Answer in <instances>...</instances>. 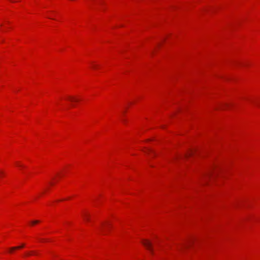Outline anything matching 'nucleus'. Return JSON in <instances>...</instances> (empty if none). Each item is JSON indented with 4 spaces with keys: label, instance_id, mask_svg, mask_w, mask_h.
I'll return each instance as SVG.
<instances>
[{
    "label": "nucleus",
    "instance_id": "obj_1",
    "mask_svg": "<svg viewBox=\"0 0 260 260\" xmlns=\"http://www.w3.org/2000/svg\"><path fill=\"white\" fill-rule=\"evenodd\" d=\"M142 244L144 246L150 251V252L153 254V249L152 247V243L148 240H143L142 241Z\"/></svg>",
    "mask_w": 260,
    "mask_h": 260
},
{
    "label": "nucleus",
    "instance_id": "obj_2",
    "mask_svg": "<svg viewBox=\"0 0 260 260\" xmlns=\"http://www.w3.org/2000/svg\"><path fill=\"white\" fill-rule=\"evenodd\" d=\"M83 217L84 219L87 221H90V215L87 213H84L83 214Z\"/></svg>",
    "mask_w": 260,
    "mask_h": 260
},
{
    "label": "nucleus",
    "instance_id": "obj_3",
    "mask_svg": "<svg viewBox=\"0 0 260 260\" xmlns=\"http://www.w3.org/2000/svg\"><path fill=\"white\" fill-rule=\"evenodd\" d=\"M24 247V244H22L21 245L19 246L12 247V248H11V250H16V249H20V248H23Z\"/></svg>",
    "mask_w": 260,
    "mask_h": 260
},
{
    "label": "nucleus",
    "instance_id": "obj_4",
    "mask_svg": "<svg viewBox=\"0 0 260 260\" xmlns=\"http://www.w3.org/2000/svg\"><path fill=\"white\" fill-rule=\"evenodd\" d=\"M192 154H193V151H190L188 152V153L187 154H185V157H188L190 155H191Z\"/></svg>",
    "mask_w": 260,
    "mask_h": 260
},
{
    "label": "nucleus",
    "instance_id": "obj_5",
    "mask_svg": "<svg viewBox=\"0 0 260 260\" xmlns=\"http://www.w3.org/2000/svg\"><path fill=\"white\" fill-rule=\"evenodd\" d=\"M69 100L71 101H76V102H77L78 100L76 99H74L73 98H72V97H70L69 98Z\"/></svg>",
    "mask_w": 260,
    "mask_h": 260
},
{
    "label": "nucleus",
    "instance_id": "obj_6",
    "mask_svg": "<svg viewBox=\"0 0 260 260\" xmlns=\"http://www.w3.org/2000/svg\"><path fill=\"white\" fill-rule=\"evenodd\" d=\"M39 222H40V221H39V220H34V221H32L31 222V224H32V225H34V224H36V223H39Z\"/></svg>",
    "mask_w": 260,
    "mask_h": 260
},
{
    "label": "nucleus",
    "instance_id": "obj_7",
    "mask_svg": "<svg viewBox=\"0 0 260 260\" xmlns=\"http://www.w3.org/2000/svg\"><path fill=\"white\" fill-rule=\"evenodd\" d=\"M12 248V247H11V248H10V250H9L10 253H12V252L14 250H11V248Z\"/></svg>",
    "mask_w": 260,
    "mask_h": 260
},
{
    "label": "nucleus",
    "instance_id": "obj_8",
    "mask_svg": "<svg viewBox=\"0 0 260 260\" xmlns=\"http://www.w3.org/2000/svg\"><path fill=\"white\" fill-rule=\"evenodd\" d=\"M17 164L18 166H19V167H23V166H22V165H21L19 164V163H17Z\"/></svg>",
    "mask_w": 260,
    "mask_h": 260
},
{
    "label": "nucleus",
    "instance_id": "obj_9",
    "mask_svg": "<svg viewBox=\"0 0 260 260\" xmlns=\"http://www.w3.org/2000/svg\"><path fill=\"white\" fill-rule=\"evenodd\" d=\"M96 67V65H93V68H95Z\"/></svg>",
    "mask_w": 260,
    "mask_h": 260
},
{
    "label": "nucleus",
    "instance_id": "obj_10",
    "mask_svg": "<svg viewBox=\"0 0 260 260\" xmlns=\"http://www.w3.org/2000/svg\"><path fill=\"white\" fill-rule=\"evenodd\" d=\"M33 253H34V252H32V251L30 252V253H29V254H31Z\"/></svg>",
    "mask_w": 260,
    "mask_h": 260
},
{
    "label": "nucleus",
    "instance_id": "obj_11",
    "mask_svg": "<svg viewBox=\"0 0 260 260\" xmlns=\"http://www.w3.org/2000/svg\"><path fill=\"white\" fill-rule=\"evenodd\" d=\"M225 106H228V105L227 104H225Z\"/></svg>",
    "mask_w": 260,
    "mask_h": 260
},
{
    "label": "nucleus",
    "instance_id": "obj_12",
    "mask_svg": "<svg viewBox=\"0 0 260 260\" xmlns=\"http://www.w3.org/2000/svg\"><path fill=\"white\" fill-rule=\"evenodd\" d=\"M41 241H45V240H44V239H41Z\"/></svg>",
    "mask_w": 260,
    "mask_h": 260
}]
</instances>
